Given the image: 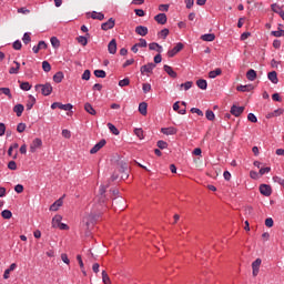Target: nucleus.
Listing matches in <instances>:
<instances>
[{
  "label": "nucleus",
  "mask_w": 284,
  "mask_h": 284,
  "mask_svg": "<svg viewBox=\"0 0 284 284\" xmlns=\"http://www.w3.org/2000/svg\"><path fill=\"white\" fill-rule=\"evenodd\" d=\"M106 125H108L110 132H112V134H114L115 136H119V134H120L119 129H116L114 124L109 122Z\"/></svg>",
  "instance_id": "nucleus-35"
},
{
  "label": "nucleus",
  "mask_w": 284,
  "mask_h": 284,
  "mask_svg": "<svg viewBox=\"0 0 284 284\" xmlns=\"http://www.w3.org/2000/svg\"><path fill=\"white\" fill-rule=\"evenodd\" d=\"M17 132H19L20 134L26 132V123H19L17 125Z\"/></svg>",
  "instance_id": "nucleus-56"
},
{
  "label": "nucleus",
  "mask_w": 284,
  "mask_h": 284,
  "mask_svg": "<svg viewBox=\"0 0 284 284\" xmlns=\"http://www.w3.org/2000/svg\"><path fill=\"white\" fill-rule=\"evenodd\" d=\"M202 41H214V39H216V36L214 33H205L201 36Z\"/></svg>",
  "instance_id": "nucleus-30"
},
{
  "label": "nucleus",
  "mask_w": 284,
  "mask_h": 284,
  "mask_svg": "<svg viewBox=\"0 0 284 284\" xmlns=\"http://www.w3.org/2000/svg\"><path fill=\"white\" fill-rule=\"evenodd\" d=\"M266 227H274V220L272 217H268L265 220Z\"/></svg>",
  "instance_id": "nucleus-60"
},
{
  "label": "nucleus",
  "mask_w": 284,
  "mask_h": 284,
  "mask_svg": "<svg viewBox=\"0 0 284 284\" xmlns=\"http://www.w3.org/2000/svg\"><path fill=\"white\" fill-rule=\"evenodd\" d=\"M22 41H23L24 45H28V43H30V41H32L30 33L26 32L22 37Z\"/></svg>",
  "instance_id": "nucleus-48"
},
{
  "label": "nucleus",
  "mask_w": 284,
  "mask_h": 284,
  "mask_svg": "<svg viewBox=\"0 0 284 284\" xmlns=\"http://www.w3.org/2000/svg\"><path fill=\"white\" fill-rule=\"evenodd\" d=\"M271 34H272V37H276V38L284 37V30L281 29V27H278L277 31H272Z\"/></svg>",
  "instance_id": "nucleus-40"
},
{
  "label": "nucleus",
  "mask_w": 284,
  "mask_h": 284,
  "mask_svg": "<svg viewBox=\"0 0 284 284\" xmlns=\"http://www.w3.org/2000/svg\"><path fill=\"white\" fill-rule=\"evenodd\" d=\"M1 216H2V219L10 220V217L12 216V211H10V210H3V211L1 212Z\"/></svg>",
  "instance_id": "nucleus-43"
},
{
  "label": "nucleus",
  "mask_w": 284,
  "mask_h": 284,
  "mask_svg": "<svg viewBox=\"0 0 284 284\" xmlns=\"http://www.w3.org/2000/svg\"><path fill=\"white\" fill-rule=\"evenodd\" d=\"M183 48H185V44H183L182 42H179L172 50L168 51L169 59L176 57V54H179V52H181Z\"/></svg>",
  "instance_id": "nucleus-4"
},
{
  "label": "nucleus",
  "mask_w": 284,
  "mask_h": 284,
  "mask_svg": "<svg viewBox=\"0 0 284 284\" xmlns=\"http://www.w3.org/2000/svg\"><path fill=\"white\" fill-rule=\"evenodd\" d=\"M247 121H250L251 123H258V119L254 113H248Z\"/></svg>",
  "instance_id": "nucleus-49"
},
{
  "label": "nucleus",
  "mask_w": 284,
  "mask_h": 284,
  "mask_svg": "<svg viewBox=\"0 0 284 284\" xmlns=\"http://www.w3.org/2000/svg\"><path fill=\"white\" fill-rule=\"evenodd\" d=\"M256 71L254 69H250L247 72H246V79L248 81H256Z\"/></svg>",
  "instance_id": "nucleus-25"
},
{
  "label": "nucleus",
  "mask_w": 284,
  "mask_h": 284,
  "mask_svg": "<svg viewBox=\"0 0 284 284\" xmlns=\"http://www.w3.org/2000/svg\"><path fill=\"white\" fill-rule=\"evenodd\" d=\"M90 77H92V73L87 69L82 74V81H90Z\"/></svg>",
  "instance_id": "nucleus-50"
},
{
  "label": "nucleus",
  "mask_w": 284,
  "mask_h": 284,
  "mask_svg": "<svg viewBox=\"0 0 284 284\" xmlns=\"http://www.w3.org/2000/svg\"><path fill=\"white\" fill-rule=\"evenodd\" d=\"M119 85H120V88H125V87L130 85V78H124L123 80H120Z\"/></svg>",
  "instance_id": "nucleus-47"
},
{
  "label": "nucleus",
  "mask_w": 284,
  "mask_h": 284,
  "mask_svg": "<svg viewBox=\"0 0 284 284\" xmlns=\"http://www.w3.org/2000/svg\"><path fill=\"white\" fill-rule=\"evenodd\" d=\"M42 145L43 141H41L40 138H36L30 145V152L34 154V152H37V150H39V148H41Z\"/></svg>",
  "instance_id": "nucleus-7"
},
{
  "label": "nucleus",
  "mask_w": 284,
  "mask_h": 284,
  "mask_svg": "<svg viewBox=\"0 0 284 284\" xmlns=\"http://www.w3.org/2000/svg\"><path fill=\"white\" fill-rule=\"evenodd\" d=\"M260 193L262 196H272V186L270 184H261Z\"/></svg>",
  "instance_id": "nucleus-9"
},
{
  "label": "nucleus",
  "mask_w": 284,
  "mask_h": 284,
  "mask_svg": "<svg viewBox=\"0 0 284 284\" xmlns=\"http://www.w3.org/2000/svg\"><path fill=\"white\" fill-rule=\"evenodd\" d=\"M63 199H65V195H62L60 199H58L54 203L50 206V212H59V207L63 206Z\"/></svg>",
  "instance_id": "nucleus-6"
},
{
  "label": "nucleus",
  "mask_w": 284,
  "mask_h": 284,
  "mask_svg": "<svg viewBox=\"0 0 284 284\" xmlns=\"http://www.w3.org/2000/svg\"><path fill=\"white\" fill-rule=\"evenodd\" d=\"M156 145H158V148H159L160 150H166V148H168V142H165V141H163V140H159V141L156 142Z\"/></svg>",
  "instance_id": "nucleus-45"
},
{
  "label": "nucleus",
  "mask_w": 284,
  "mask_h": 284,
  "mask_svg": "<svg viewBox=\"0 0 284 284\" xmlns=\"http://www.w3.org/2000/svg\"><path fill=\"white\" fill-rule=\"evenodd\" d=\"M261 263H263L261 258H256L252 263L253 276H258V271L261 270Z\"/></svg>",
  "instance_id": "nucleus-11"
},
{
  "label": "nucleus",
  "mask_w": 284,
  "mask_h": 284,
  "mask_svg": "<svg viewBox=\"0 0 284 284\" xmlns=\"http://www.w3.org/2000/svg\"><path fill=\"white\" fill-rule=\"evenodd\" d=\"M21 48H23V45L21 44V40H16L13 42V50H21Z\"/></svg>",
  "instance_id": "nucleus-57"
},
{
  "label": "nucleus",
  "mask_w": 284,
  "mask_h": 284,
  "mask_svg": "<svg viewBox=\"0 0 284 284\" xmlns=\"http://www.w3.org/2000/svg\"><path fill=\"white\" fill-rule=\"evenodd\" d=\"M63 72L62 71H58L54 75H53V81L54 83H61V81H63Z\"/></svg>",
  "instance_id": "nucleus-33"
},
{
  "label": "nucleus",
  "mask_w": 284,
  "mask_h": 284,
  "mask_svg": "<svg viewBox=\"0 0 284 284\" xmlns=\"http://www.w3.org/2000/svg\"><path fill=\"white\" fill-rule=\"evenodd\" d=\"M156 68L154 62H149L140 68L141 74H152V71Z\"/></svg>",
  "instance_id": "nucleus-5"
},
{
  "label": "nucleus",
  "mask_w": 284,
  "mask_h": 284,
  "mask_svg": "<svg viewBox=\"0 0 284 284\" xmlns=\"http://www.w3.org/2000/svg\"><path fill=\"white\" fill-rule=\"evenodd\" d=\"M116 24V20L114 18H110L106 22H103L101 24V29L104 30V32H108V30H112L114 26Z\"/></svg>",
  "instance_id": "nucleus-8"
},
{
  "label": "nucleus",
  "mask_w": 284,
  "mask_h": 284,
  "mask_svg": "<svg viewBox=\"0 0 284 284\" xmlns=\"http://www.w3.org/2000/svg\"><path fill=\"white\" fill-rule=\"evenodd\" d=\"M40 50H48V43L45 41H39L38 45L33 47L34 54H39Z\"/></svg>",
  "instance_id": "nucleus-15"
},
{
  "label": "nucleus",
  "mask_w": 284,
  "mask_h": 284,
  "mask_svg": "<svg viewBox=\"0 0 284 284\" xmlns=\"http://www.w3.org/2000/svg\"><path fill=\"white\" fill-rule=\"evenodd\" d=\"M142 90H143L144 94H148V92H150V90H152V84L151 83H143L142 84Z\"/></svg>",
  "instance_id": "nucleus-51"
},
{
  "label": "nucleus",
  "mask_w": 284,
  "mask_h": 284,
  "mask_svg": "<svg viewBox=\"0 0 284 284\" xmlns=\"http://www.w3.org/2000/svg\"><path fill=\"white\" fill-rule=\"evenodd\" d=\"M267 79L271 81V83L276 85V83H278V73H276V71H271L267 73Z\"/></svg>",
  "instance_id": "nucleus-19"
},
{
  "label": "nucleus",
  "mask_w": 284,
  "mask_h": 284,
  "mask_svg": "<svg viewBox=\"0 0 284 284\" xmlns=\"http://www.w3.org/2000/svg\"><path fill=\"white\" fill-rule=\"evenodd\" d=\"M192 85H194V82L192 81H186L185 83H182L180 85V88H184V90H190V88H192Z\"/></svg>",
  "instance_id": "nucleus-53"
},
{
  "label": "nucleus",
  "mask_w": 284,
  "mask_h": 284,
  "mask_svg": "<svg viewBox=\"0 0 284 284\" xmlns=\"http://www.w3.org/2000/svg\"><path fill=\"white\" fill-rule=\"evenodd\" d=\"M221 74H223V70H221V68H217L209 72V79H216V77H221Z\"/></svg>",
  "instance_id": "nucleus-24"
},
{
  "label": "nucleus",
  "mask_w": 284,
  "mask_h": 284,
  "mask_svg": "<svg viewBox=\"0 0 284 284\" xmlns=\"http://www.w3.org/2000/svg\"><path fill=\"white\" fill-rule=\"evenodd\" d=\"M272 99L274 101H277V103H281L283 101V98H281V94H278V93H273Z\"/></svg>",
  "instance_id": "nucleus-61"
},
{
  "label": "nucleus",
  "mask_w": 284,
  "mask_h": 284,
  "mask_svg": "<svg viewBox=\"0 0 284 284\" xmlns=\"http://www.w3.org/2000/svg\"><path fill=\"white\" fill-rule=\"evenodd\" d=\"M135 32H136L140 37H148V27L138 26V27L135 28Z\"/></svg>",
  "instance_id": "nucleus-20"
},
{
  "label": "nucleus",
  "mask_w": 284,
  "mask_h": 284,
  "mask_svg": "<svg viewBox=\"0 0 284 284\" xmlns=\"http://www.w3.org/2000/svg\"><path fill=\"white\" fill-rule=\"evenodd\" d=\"M128 163L120 161L118 162L116 171L113 172L109 181H116L119 179V173L121 174L122 181L130 178V172H128Z\"/></svg>",
  "instance_id": "nucleus-2"
},
{
  "label": "nucleus",
  "mask_w": 284,
  "mask_h": 284,
  "mask_svg": "<svg viewBox=\"0 0 284 284\" xmlns=\"http://www.w3.org/2000/svg\"><path fill=\"white\" fill-rule=\"evenodd\" d=\"M192 114H197V116H203V111L199 108H192L191 109Z\"/></svg>",
  "instance_id": "nucleus-59"
},
{
  "label": "nucleus",
  "mask_w": 284,
  "mask_h": 284,
  "mask_svg": "<svg viewBox=\"0 0 284 284\" xmlns=\"http://www.w3.org/2000/svg\"><path fill=\"white\" fill-rule=\"evenodd\" d=\"M163 70L166 72V74H169V77H171V79H176V77H179L174 69L168 64H164Z\"/></svg>",
  "instance_id": "nucleus-16"
},
{
  "label": "nucleus",
  "mask_w": 284,
  "mask_h": 284,
  "mask_svg": "<svg viewBox=\"0 0 284 284\" xmlns=\"http://www.w3.org/2000/svg\"><path fill=\"white\" fill-rule=\"evenodd\" d=\"M51 45L53 48H59L61 45V41H59V38L58 37H52L51 38Z\"/></svg>",
  "instance_id": "nucleus-44"
},
{
  "label": "nucleus",
  "mask_w": 284,
  "mask_h": 284,
  "mask_svg": "<svg viewBox=\"0 0 284 284\" xmlns=\"http://www.w3.org/2000/svg\"><path fill=\"white\" fill-rule=\"evenodd\" d=\"M270 172H272V168L270 166L262 168L260 169V176H263V174H270Z\"/></svg>",
  "instance_id": "nucleus-52"
},
{
  "label": "nucleus",
  "mask_w": 284,
  "mask_h": 284,
  "mask_svg": "<svg viewBox=\"0 0 284 284\" xmlns=\"http://www.w3.org/2000/svg\"><path fill=\"white\" fill-rule=\"evenodd\" d=\"M154 21L160 26H165L168 23V16L165 13H159L154 17Z\"/></svg>",
  "instance_id": "nucleus-12"
},
{
  "label": "nucleus",
  "mask_w": 284,
  "mask_h": 284,
  "mask_svg": "<svg viewBox=\"0 0 284 284\" xmlns=\"http://www.w3.org/2000/svg\"><path fill=\"white\" fill-rule=\"evenodd\" d=\"M20 88H21V90H24V92L32 90V85L30 84V82H22L20 84Z\"/></svg>",
  "instance_id": "nucleus-42"
},
{
  "label": "nucleus",
  "mask_w": 284,
  "mask_h": 284,
  "mask_svg": "<svg viewBox=\"0 0 284 284\" xmlns=\"http://www.w3.org/2000/svg\"><path fill=\"white\" fill-rule=\"evenodd\" d=\"M34 88L36 91L41 90L43 97H50V94H52V84H50V82H47L45 84H37Z\"/></svg>",
  "instance_id": "nucleus-3"
},
{
  "label": "nucleus",
  "mask_w": 284,
  "mask_h": 284,
  "mask_svg": "<svg viewBox=\"0 0 284 284\" xmlns=\"http://www.w3.org/2000/svg\"><path fill=\"white\" fill-rule=\"evenodd\" d=\"M139 112L142 114V116H148V103L146 102H141L139 104Z\"/></svg>",
  "instance_id": "nucleus-22"
},
{
  "label": "nucleus",
  "mask_w": 284,
  "mask_h": 284,
  "mask_svg": "<svg viewBox=\"0 0 284 284\" xmlns=\"http://www.w3.org/2000/svg\"><path fill=\"white\" fill-rule=\"evenodd\" d=\"M168 34H170V29L165 28V29H162L159 33H158V37H161L163 39H168Z\"/></svg>",
  "instance_id": "nucleus-41"
},
{
  "label": "nucleus",
  "mask_w": 284,
  "mask_h": 284,
  "mask_svg": "<svg viewBox=\"0 0 284 284\" xmlns=\"http://www.w3.org/2000/svg\"><path fill=\"white\" fill-rule=\"evenodd\" d=\"M61 221H63V216L61 215H55L53 219H52V227H59V225H61Z\"/></svg>",
  "instance_id": "nucleus-29"
},
{
  "label": "nucleus",
  "mask_w": 284,
  "mask_h": 284,
  "mask_svg": "<svg viewBox=\"0 0 284 284\" xmlns=\"http://www.w3.org/2000/svg\"><path fill=\"white\" fill-rule=\"evenodd\" d=\"M14 270H17V263H12V264L9 266V268H7V270L4 271L3 278H4V280L10 278V272H14Z\"/></svg>",
  "instance_id": "nucleus-23"
},
{
  "label": "nucleus",
  "mask_w": 284,
  "mask_h": 284,
  "mask_svg": "<svg viewBox=\"0 0 284 284\" xmlns=\"http://www.w3.org/2000/svg\"><path fill=\"white\" fill-rule=\"evenodd\" d=\"M205 118L207 119V121H214V119H216V115L214 114V111L206 110Z\"/></svg>",
  "instance_id": "nucleus-37"
},
{
  "label": "nucleus",
  "mask_w": 284,
  "mask_h": 284,
  "mask_svg": "<svg viewBox=\"0 0 284 284\" xmlns=\"http://www.w3.org/2000/svg\"><path fill=\"white\" fill-rule=\"evenodd\" d=\"M84 110L88 112V114H91L92 116H97V110H94V106L90 102H87L84 104Z\"/></svg>",
  "instance_id": "nucleus-21"
},
{
  "label": "nucleus",
  "mask_w": 284,
  "mask_h": 284,
  "mask_svg": "<svg viewBox=\"0 0 284 284\" xmlns=\"http://www.w3.org/2000/svg\"><path fill=\"white\" fill-rule=\"evenodd\" d=\"M284 110L283 109H276L273 111V116H281L283 114Z\"/></svg>",
  "instance_id": "nucleus-64"
},
{
  "label": "nucleus",
  "mask_w": 284,
  "mask_h": 284,
  "mask_svg": "<svg viewBox=\"0 0 284 284\" xmlns=\"http://www.w3.org/2000/svg\"><path fill=\"white\" fill-rule=\"evenodd\" d=\"M90 38V33H87L85 36H79L77 38L78 43H80V45H88V39Z\"/></svg>",
  "instance_id": "nucleus-28"
},
{
  "label": "nucleus",
  "mask_w": 284,
  "mask_h": 284,
  "mask_svg": "<svg viewBox=\"0 0 284 284\" xmlns=\"http://www.w3.org/2000/svg\"><path fill=\"white\" fill-rule=\"evenodd\" d=\"M24 110H26V106H23V104H16L13 106V112H16L17 116H21Z\"/></svg>",
  "instance_id": "nucleus-26"
},
{
  "label": "nucleus",
  "mask_w": 284,
  "mask_h": 284,
  "mask_svg": "<svg viewBox=\"0 0 284 284\" xmlns=\"http://www.w3.org/2000/svg\"><path fill=\"white\" fill-rule=\"evenodd\" d=\"M110 187V182L106 185H101L99 190V195L94 199V206L92 209V212L84 217L87 227H90V225H94L99 219L103 215V210H105V201H108V197L105 196V192Z\"/></svg>",
  "instance_id": "nucleus-1"
},
{
  "label": "nucleus",
  "mask_w": 284,
  "mask_h": 284,
  "mask_svg": "<svg viewBox=\"0 0 284 284\" xmlns=\"http://www.w3.org/2000/svg\"><path fill=\"white\" fill-rule=\"evenodd\" d=\"M105 143H108L105 141V139L100 140V142H98L91 150H90V154H97V152H99V150H101Z\"/></svg>",
  "instance_id": "nucleus-13"
},
{
  "label": "nucleus",
  "mask_w": 284,
  "mask_h": 284,
  "mask_svg": "<svg viewBox=\"0 0 284 284\" xmlns=\"http://www.w3.org/2000/svg\"><path fill=\"white\" fill-rule=\"evenodd\" d=\"M37 103V99L33 95H29V100L27 102V110L30 111L32 108H34V104Z\"/></svg>",
  "instance_id": "nucleus-27"
},
{
  "label": "nucleus",
  "mask_w": 284,
  "mask_h": 284,
  "mask_svg": "<svg viewBox=\"0 0 284 284\" xmlns=\"http://www.w3.org/2000/svg\"><path fill=\"white\" fill-rule=\"evenodd\" d=\"M8 169H9V170H17V162L10 161V162L8 163Z\"/></svg>",
  "instance_id": "nucleus-63"
},
{
  "label": "nucleus",
  "mask_w": 284,
  "mask_h": 284,
  "mask_svg": "<svg viewBox=\"0 0 284 284\" xmlns=\"http://www.w3.org/2000/svg\"><path fill=\"white\" fill-rule=\"evenodd\" d=\"M60 110H64L65 112H70V110H72V104L71 103L62 104Z\"/></svg>",
  "instance_id": "nucleus-62"
},
{
  "label": "nucleus",
  "mask_w": 284,
  "mask_h": 284,
  "mask_svg": "<svg viewBox=\"0 0 284 284\" xmlns=\"http://www.w3.org/2000/svg\"><path fill=\"white\" fill-rule=\"evenodd\" d=\"M162 134H165L166 136L174 135L179 130L174 126H169V128H162L161 129Z\"/></svg>",
  "instance_id": "nucleus-14"
},
{
  "label": "nucleus",
  "mask_w": 284,
  "mask_h": 284,
  "mask_svg": "<svg viewBox=\"0 0 284 284\" xmlns=\"http://www.w3.org/2000/svg\"><path fill=\"white\" fill-rule=\"evenodd\" d=\"M134 134L140 139V140H143L144 136H143V129H135L134 130Z\"/></svg>",
  "instance_id": "nucleus-55"
},
{
  "label": "nucleus",
  "mask_w": 284,
  "mask_h": 284,
  "mask_svg": "<svg viewBox=\"0 0 284 284\" xmlns=\"http://www.w3.org/2000/svg\"><path fill=\"white\" fill-rule=\"evenodd\" d=\"M102 283L112 284V281H110V275H108V272L105 271H102Z\"/></svg>",
  "instance_id": "nucleus-36"
},
{
  "label": "nucleus",
  "mask_w": 284,
  "mask_h": 284,
  "mask_svg": "<svg viewBox=\"0 0 284 284\" xmlns=\"http://www.w3.org/2000/svg\"><path fill=\"white\" fill-rule=\"evenodd\" d=\"M196 85H197V88H200V90H207V81L206 80L199 79L196 81Z\"/></svg>",
  "instance_id": "nucleus-32"
},
{
  "label": "nucleus",
  "mask_w": 284,
  "mask_h": 284,
  "mask_svg": "<svg viewBox=\"0 0 284 284\" xmlns=\"http://www.w3.org/2000/svg\"><path fill=\"white\" fill-rule=\"evenodd\" d=\"M42 70H43L44 72H50V70H52V65H50V62L43 61V62H42Z\"/></svg>",
  "instance_id": "nucleus-46"
},
{
  "label": "nucleus",
  "mask_w": 284,
  "mask_h": 284,
  "mask_svg": "<svg viewBox=\"0 0 284 284\" xmlns=\"http://www.w3.org/2000/svg\"><path fill=\"white\" fill-rule=\"evenodd\" d=\"M93 74L97 79H105V77H108V73H105L104 70H95Z\"/></svg>",
  "instance_id": "nucleus-34"
},
{
  "label": "nucleus",
  "mask_w": 284,
  "mask_h": 284,
  "mask_svg": "<svg viewBox=\"0 0 284 284\" xmlns=\"http://www.w3.org/2000/svg\"><path fill=\"white\" fill-rule=\"evenodd\" d=\"M139 41V43H135L138 48H148V41L145 39L141 38Z\"/></svg>",
  "instance_id": "nucleus-54"
},
{
  "label": "nucleus",
  "mask_w": 284,
  "mask_h": 284,
  "mask_svg": "<svg viewBox=\"0 0 284 284\" xmlns=\"http://www.w3.org/2000/svg\"><path fill=\"white\" fill-rule=\"evenodd\" d=\"M91 19H98V21H103L105 19V14L93 11L91 12Z\"/></svg>",
  "instance_id": "nucleus-31"
},
{
  "label": "nucleus",
  "mask_w": 284,
  "mask_h": 284,
  "mask_svg": "<svg viewBox=\"0 0 284 284\" xmlns=\"http://www.w3.org/2000/svg\"><path fill=\"white\" fill-rule=\"evenodd\" d=\"M108 51L110 54H116V39H112L108 44Z\"/></svg>",
  "instance_id": "nucleus-18"
},
{
  "label": "nucleus",
  "mask_w": 284,
  "mask_h": 284,
  "mask_svg": "<svg viewBox=\"0 0 284 284\" xmlns=\"http://www.w3.org/2000/svg\"><path fill=\"white\" fill-rule=\"evenodd\" d=\"M243 112H245V106H237L236 104L231 106V114H233V116H241Z\"/></svg>",
  "instance_id": "nucleus-10"
},
{
  "label": "nucleus",
  "mask_w": 284,
  "mask_h": 284,
  "mask_svg": "<svg viewBox=\"0 0 284 284\" xmlns=\"http://www.w3.org/2000/svg\"><path fill=\"white\" fill-rule=\"evenodd\" d=\"M62 136H63L64 139H70V138L72 136V133L70 132V130L63 129V130H62Z\"/></svg>",
  "instance_id": "nucleus-58"
},
{
  "label": "nucleus",
  "mask_w": 284,
  "mask_h": 284,
  "mask_svg": "<svg viewBox=\"0 0 284 284\" xmlns=\"http://www.w3.org/2000/svg\"><path fill=\"white\" fill-rule=\"evenodd\" d=\"M271 10L275 12V14H281L283 12V8H281L278 4L273 3L271 4Z\"/></svg>",
  "instance_id": "nucleus-38"
},
{
  "label": "nucleus",
  "mask_w": 284,
  "mask_h": 284,
  "mask_svg": "<svg viewBox=\"0 0 284 284\" xmlns=\"http://www.w3.org/2000/svg\"><path fill=\"white\" fill-rule=\"evenodd\" d=\"M0 94H6L9 99H12V93L10 92V88H0Z\"/></svg>",
  "instance_id": "nucleus-39"
},
{
  "label": "nucleus",
  "mask_w": 284,
  "mask_h": 284,
  "mask_svg": "<svg viewBox=\"0 0 284 284\" xmlns=\"http://www.w3.org/2000/svg\"><path fill=\"white\" fill-rule=\"evenodd\" d=\"M237 92H252V90H254V85L253 84H240L236 87Z\"/></svg>",
  "instance_id": "nucleus-17"
}]
</instances>
